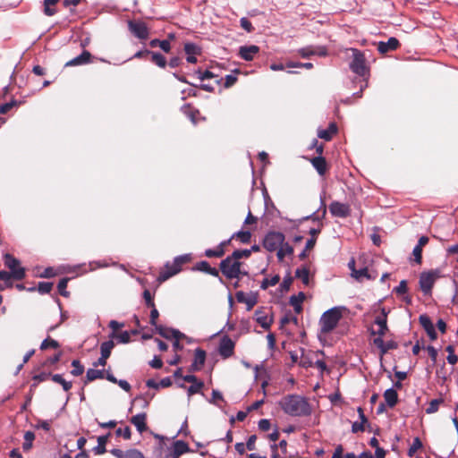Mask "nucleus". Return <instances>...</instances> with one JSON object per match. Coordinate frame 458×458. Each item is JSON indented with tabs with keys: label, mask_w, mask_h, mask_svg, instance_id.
Here are the masks:
<instances>
[{
	"label": "nucleus",
	"mask_w": 458,
	"mask_h": 458,
	"mask_svg": "<svg viewBox=\"0 0 458 458\" xmlns=\"http://www.w3.org/2000/svg\"><path fill=\"white\" fill-rule=\"evenodd\" d=\"M279 406L285 414L293 417H306L312 413L308 399L298 394H287L279 401Z\"/></svg>",
	"instance_id": "f257e3e1"
},
{
	"label": "nucleus",
	"mask_w": 458,
	"mask_h": 458,
	"mask_svg": "<svg viewBox=\"0 0 458 458\" xmlns=\"http://www.w3.org/2000/svg\"><path fill=\"white\" fill-rule=\"evenodd\" d=\"M349 310L345 306H335L326 310L319 319L320 333H331L338 325L344 312Z\"/></svg>",
	"instance_id": "f03ea898"
},
{
	"label": "nucleus",
	"mask_w": 458,
	"mask_h": 458,
	"mask_svg": "<svg viewBox=\"0 0 458 458\" xmlns=\"http://www.w3.org/2000/svg\"><path fill=\"white\" fill-rule=\"evenodd\" d=\"M352 54V59L349 64L350 70L356 75L367 80L369 76V68L366 64L364 54L357 48H347Z\"/></svg>",
	"instance_id": "7ed1b4c3"
},
{
	"label": "nucleus",
	"mask_w": 458,
	"mask_h": 458,
	"mask_svg": "<svg viewBox=\"0 0 458 458\" xmlns=\"http://www.w3.org/2000/svg\"><path fill=\"white\" fill-rule=\"evenodd\" d=\"M241 266L242 263L239 260L227 256L220 262V270L227 279H240L241 276L248 275L247 271L241 269Z\"/></svg>",
	"instance_id": "20e7f679"
},
{
	"label": "nucleus",
	"mask_w": 458,
	"mask_h": 458,
	"mask_svg": "<svg viewBox=\"0 0 458 458\" xmlns=\"http://www.w3.org/2000/svg\"><path fill=\"white\" fill-rule=\"evenodd\" d=\"M191 260V255L190 254H183L177 256L174 259L172 264L167 262L165 264V270L160 272L157 280L159 282H165L173 276L178 274L181 269L182 266Z\"/></svg>",
	"instance_id": "39448f33"
},
{
	"label": "nucleus",
	"mask_w": 458,
	"mask_h": 458,
	"mask_svg": "<svg viewBox=\"0 0 458 458\" xmlns=\"http://www.w3.org/2000/svg\"><path fill=\"white\" fill-rule=\"evenodd\" d=\"M439 277L440 271L438 269L424 271L420 275V287L424 295L431 294L432 288Z\"/></svg>",
	"instance_id": "423d86ee"
},
{
	"label": "nucleus",
	"mask_w": 458,
	"mask_h": 458,
	"mask_svg": "<svg viewBox=\"0 0 458 458\" xmlns=\"http://www.w3.org/2000/svg\"><path fill=\"white\" fill-rule=\"evenodd\" d=\"M4 263L10 269L8 272L14 280H22L26 276V270L21 266V261L10 253L4 255Z\"/></svg>",
	"instance_id": "0eeeda50"
},
{
	"label": "nucleus",
	"mask_w": 458,
	"mask_h": 458,
	"mask_svg": "<svg viewBox=\"0 0 458 458\" xmlns=\"http://www.w3.org/2000/svg\"><path fill=\"white\" fill-rule=\"evenodd\" d=\"M284 242V234L281 232H268L263 240V247L268 251L276 250Z\"/></svg>",
	"instance_id": "6e6552de"
},
{
	"label": "nucleus",
	"mask_w": 458,
	"mask_h": 458,
	"mask_svg": "<svg viewBox=\"0 0 458 458\" xmlns=\"http://www.w3.org/2000/svg\"><path fill=\"white\" fill-rule=\"evenodd\" d=\"M235 343L227 335H223L218 344V353L224 359L226 360L232 357L234 353Z\"/></svg>",
	"instance_id": "1a4fd4ad"
},
{
	"label": "nucleus",
	"mask_w": 458,
	"mask_h": 458,
	"mask_svg": "<svg viewBox=\"0 0 458 458\" xmlns=\"http://www.w3.org/2000/svg\"><path fill=\"white\" fill-rule=\"evenodd\" d=\"M129 30L139 39H147L149 36V30L145 22L141 21H129Z\"/></svg>",
	"instance_id": "9d476101"
},
{
	"label": "nucleus",
	"mask_w": 458,
	"mask_h": 458,
	"mask_svg": "<svg viewBox=\"0 0 458 458\" xmlns=\"http://www.w3.org/2000/svg\"><path fill=\"white\" fill-rule=\"evenodd\" d=\"M109 452L115 458H146L140 450L134 447L126 450L113 448Z\"/></svg>",
	"instance_id": "9b49d317"
},
{
	"label": "nucleus",
	"mask_w": 458,
	"mask_h": 458,
	"mask_svg": "<svg viewBox=\"0 0 458 458\" xmlns=\"http://www.w3.org/2000/svg\"><path fill=\"white\" fill-rule=\"evenodd\" d=\"M329 211L333 216L345 218L350 216L351 208L348 204L333 201L329 205Z\"/></svg>",
	"instance_id": "f8f14e48"
},
{
	"label": "nucleus",
	"mask_w": 458,
	"mask_h": 458,
	"mask_svg": "<svg viewBox=\"0 0 458 458\" xmlns=\"http://www.w3.org/2000/svg\"><path fill=\"white\" fill-rule=\"evenodd\" d=\"M373 344L379 349L380 356L383 357L390 350H395L398 348L397 342L389 340L385 342L381 337H375L373 339Z\"/></svg>",
	"instance_id": "ddd939ff"
},
{
	"label": "nucleus",
	"mask_w": 458,
	"mask_h": 458,
	"mask_svg": "<svg viewBox=\"0 0 458 458\" xmlns=\"http://www.w3.org/2000/svg\"><path fill=\"white\" fill-rule=\"evenodd\" d=\"M207 353L206 351H204L201 348H197L194 351V359L191 362L189 370L191 372L199 371L202 369L203 365L206 361Z\"/></svg>",
	"instance_id": "4468645a"
},
{
	"label": "nucleus",
	"mask_w": 458,
	"mask_h": 458,
	"mask_svg": "<svg viewBox=\"0 0 458 458\" xmlns=\"http://www.w3.org/2000/svg\"><path fill=\"white\" fill-rule=\"evenodd\" d=\"M184 52L187 55L186 61L190 64H196V55H201V47L192 42H187L184 44Z\"/></svg>",
	"instance_id": "2eb2a0df"
},
{
	"label": "nucleus",
	"mask_w": 458,
	"mask_h": 458,
	"mask_svg": "<svg viewBox=\"0 0 458 458\" xmlns=\"http://www.w3.org/2000/svg\"><path fill=\"white\" fill-rule=\"evenodd\" d=\"M419 321L420 326L424 328L427 335L430 338V340H436L437 338V334L436 332L434 324L432 323L430 318L426 314H422L420 316Z\"/></svg>",
	"instance_id": "dca6fc26"
},
{
	"label": "nucleus",
	"mask_w": 458,
	"mask_h": 458,
	"mask_svg": "<svg viewBox=\"0 0 458 458\" xmlns=\"http://www.w3.org/2000/svg\"><path fill=\"white\" fill-rule=\"evenodd\" d=\"M192 452L189 445L183 440H176L173 443L172 450L169 455L172 458H179L181 455Z\"/></svg>",
	"instance_id": "f3484780"
},
{
	"label": "nucleus",
	"mask_w": 458,
	"mask_h": 458,
	"mask_svg": "<svg viewBox=\"0 0 458 458\" xmlns=\"http://www.w3.org/2000/svg\"><path fill=\"white\" fill-rule=\"evenodd\" d=\"M259 53V47L256 45L242 46L239 48V56L248 62L252 61Z\"/></svg>",
	"instance_id": "a211bd4d"
},
{
	"label": "nucleus",
	"mask_w": 458,
	"mask_h": 458,
	"mask_svg": "<svg viewBox=\"0 0 458 458\" xmlns=\"http://www.w3.org/2000/svg\"><path fill=\"white\" fill-rule=\"evenodd\" d=\"M374 324L378 326L377 330H374L373 328L369 329L371 335H377V337H381L386 334L388 331L387 320L384 317H376L374 319Z\"/></svg>",
	"instance_id": "6ab92c4d"
},
{
	"label": "nucleus",
	"mask_w": 458,
	"mask_h": 458,
	"mask_svg": "<svg viewBox=\"0 0 458 458\" xmlns=\"http://www.w3.org/2000/svg\"><path fill=\"white\" fill-rule=\"evenodd\" d=\"M400 46L399 40L394 38L391 37L388 38L387 41H379L377 45V50L381 54H386L389 51L396 50Z\"/></svg>",
	"instance_id": "aec40b11"
},
{
	"label": "nucleus",
	"mask_w": 458,
	"mask_h": 458,
	"mask_svg": "<svg viewBox=\"0 0 458 458\" xmlns=\"http://www.w3.org/2000/svg\"><path fill=\"white\" fill-rule=\"evenodd\" d=\"M146 420L147 414L145 412L138 413L130 420L131 423L136 428L140 434H142L148 429Z\"/></svg>",
	"instance_id": "412c9836"
},
{
	"label": "nucleus",
	"mask_w": 458,
	"mask_h": 458,
	"mask_svg": "<svg viewBox=\"0 0 458 458\" xmlns=\"http://www.w3.org/2000/svg\"><path fill=\"white\" fill-rule=\"evenodd\" d=\"M91 57L92 55L89 51L83 50L81 55L68 61L65 64V66H78L89 64L91 62Z\"/></svg>",
	"instance_id": "4be33fe9"
},
{
	"label": "nucleus",
	"mask_w": 458,
	"mask_h": 458,
	"mask_svg": "<svg viewBox=\"0 0 458 458\" xmlns=\"http://www.w3.org/2000/svg\"><path fill=\"white\" fill-rule=\"evenodd\" d=\"M192 269L195 271L204 272L213 276H219L218 270L216 267H210L209 263L206 260L196 263Z\"/></svg>",
	"instance_id": "5701e85b"
},
{
	"label": "nucleus",
	"mask_w": 458,
	"mask_h": 458,
	"mask_svg": "<svg viewBox=\"0 0 458 458\" xmlns=\"http://www.w3.org/2000/svg\"><path fill=\"white\" fill-rule=\"evenodd\" d=\"M428 236H421L417 245L413 248L412 254L416 263L420 264L422 259V248L428 242Z\"/></svg>",
	"instance_id": "b1692460"
},
{
	"label": "nucleus",
	"mask_w": 458,
	"mask_h": 458,
	"mask_svg": "<svg viewBox=\"0 0 458 458\" xmlns=\"http://www.w3.org/2000/svg\"><path fill=\"white\" fill-rule=\"evenodd\" d=\"M255 318L262 328L266 330L270 328L273 319L272 318H268V316L262 310H257L255 311Z\"/></svg>",
	"instance_id": "393cba45"
},
{
	"label": "nucleus",
	"mask_w": 458,
	"mask_h": 458,
	"mask_svg": "<svg viewBox=\"0 0 458 458\" xmlns=\"http://www.w3.org/2000/svg\"><path fill=\"white\" fill-rule=\"evenodd\" d=\"M337 132V126L335 123H329L327 129H320L318 131V138L327 141L330 140L334 134Z\"/></svg>",
	"instance_id": "a878e982"
},
{
	"label": "nucleus",
	"mask_w": 458,
	"mask_h": 458,
	"mask_svg": "<svg viewBox=\"0 0 458 458\" xmlns=\"http://www.w3.org/2000/svg\"><path fill=\"white\" fill-rule=\"evenodd\" d=\"M305 299V294L300 292L297 295H292L289 300V303L293 307L296 313H301L302 310L301 303Z\"/></svg>",
	"instance_id": "bb28decb"
},
{
	"label": "nucleus",
	"mask_w": 458,
	"mask_h": 458,
	"mask_svg": "<svg viewBox=\"0 0 458 458\" xmlns=\"http://www.w3.org/2000/svg\"><path fill=\"white\" fill-rule=\"evenodd\" d=\"M384 398L386 403V404L393 408L396 405L398 402V394L394 387L388 388L384 393Z\"/></svg>",
	"instance_id": "cd10ccee"
},
{
	"label": "nucleus",
	"mask_w": 458,
	"mask_h": 458,
	"mask_svg": "<svg viewBox=\"0 0 458 458\" xmlns=\"http://www.w3.org/2000/svg\"><path fill=\"white\" fill-rule=\"evenodd\" d=\"M155 330L162 337L168 339V340L173 339V337L175 336V335L180 334L179 330L166 327L162 325L157 326V327H155Z\"/></svg>",
	"instance_id": "c85d7f7f"
},
{
	"label": "nucleus",
	"mask_w": 458,
	"mask_h": 458,
	"mask_svg": "<svg viewBox=\"0 0 458 458\" xmlns=\"http://www.w3.org/2000/svg\"><path fill=\"white\" fill-rule=\"evenodd\" d=\"M311 164L320 175H324L327 171V161L322 156L315 157L311 159Z\"/></svg>",
	"instance_id": "c756f323"
},
{
	"label": "nucleus",
	"mask_w": 458,
	"mask_h": 458,
	"mask_svg": "<svg viewBox=\"0 0 458 458\" xmlns=\"http://www.w3.org/2000/svg\"><path fill=\"white\" fill-rule=\"evenodd\" d=\"M13 276L4 270L0 271V291L7 288H12L13 284L12 282Z\"/></svg>",
	"instance_id": "7c9ffc66"
},
{
	"label": "nucleus",
	"mask_w": 458,
	"mask_h": 458,
	"mask_svg": "<svg viewBox=\"0 0 458 458\" xmlns=\"http://www.w3.org/2000/svg\"><path fill=\"white\" fill-rule=\"evenodd\" d=\"M109 436H110V433L104 435V436H99L98 437V445L93 448V452L95 454L99 455V454H103L106 452V445L107 443V439H108Z\"/></svg>",
	"instance_id": "2f4dec72"
},
{
	"label": "nucleus",
	"mask_w": 458,
	"mask_h": 458,
	"mask_svg": "<svg viewBox=\"0 0 458 458\" xmlns=\"http://www.w3.org/2000/svg\"><path fill=\"white\" fill-rule=\"evenodd\" d=\"M149 55L153 64L160 68H165L167 62L165 57L161 53L150 50Z\"/></svg>",
	"instance_id": "473e14b6"
},
{
	"label": "nucleus",
	"mask_w": 458,
	"mask_h": 458,
	"mask_svg": "<svg viewBox=\"0 0 458 458\" xmlns=\"http://www.w3.org/2000/svg\"><path fill=\"white\" fill-rule=\"evenodd\" d=\"M105 377V370L89 369L86 372V383L91 382L96 379H102Z\"/></svg>",
	"instance_id": "72a5a7b5"
},
{
	"label": "nucleus",
	"mask_w": 458,
	"mask_h": 458,
	"mask_svg": "<svg viewBox=\"0 0 458 458\" xmlns=\"http://www.w3.org/2000/svg\"><path fill=\"white\" fill-rule=\"evenodd\" d=\"M59 0H44V13L47 16H53L56 13L55 5Z\"/></svg>",
	"instance_id": "f704fd0d"
},
{
	"label": "nucleus",
	"mask_w": 458,
	"mask_h": 458,
	"mask_svg": "<svg viewBox=\"0 0 458 458\" xmlns=\"http://www.w3.org/2000/svg\"><path fill=\"white\" fill-rule=\"evenodd\" d=\"M108 337L111 339L116 338L118 340V343L121 344H128L131 341V333L128 331H123L120 334L112 332L109 334Z\"/></svg>",
	"instance_id": "c9c22d12"
},
{
	"label": "nucleus",
	"mask_w": 458,
	"mask_h": 458,
	"mask_svg": "<svg viewBox=\"0 0 458 458\" xmlns=\"http://www.w3.org/2000/svg\"><path fill=\"white\" fill-rule=\"evenodd\" d=\"M114 347V343L113 339L109 338V340L105 341L100 344V354L109 358Z\"/></svg>",
	"instance_id": "e433bc0d"
},
{
	"label": "nucleus",
	"mask_w": 458,
	"mask_h": 458,
	"mask_svg": "<svg viewBox=\"0 0 458 458\" xmlns=\"http://www.w3.org/2000/svg\"><path fill=\"white\" fill-rule=\"evenodd\" d=\"M51 379L57 384H60L63 386L64 391H69L72 385L71 381H66L61 374H54L51 376Z\"/></svg>",
	"instance_id": "4c0bfd02"
},
{
	"label": "nucleus",
	"mask_w": 458,
	"mask_h": 458,
	"mask_svg": "<svg viewBox=\"0 0 458 458\" xmlns=\"http://www.w3.org/2000/svg\"><path fill=\"white\" fill-rule=\"evenodd\" d=\"M293 253V248L289 245L288 243H283L278 249H277V259L281 261L284 259L285 255H291Z\"/></svg>",
	"instance_id": "58836bf2"
},
{
	"label": "nucleus",
	"mask_w": 458,
	"mask_h": 458,
	"mask_svg": "<svg viewBox=\"0 0 458 458\" xmlns=\"http://www.w3.org/2000/svg\"><path fill=\"white\" fill-rule=\"evenodd\" d=\"M310 270L306 267H298L295 271V276L300 278L305 285L309 284Z\"/></svg>",
	"instance_id": "ea45409f"
},
{
	"label": "nucleus",
	"mask_w": 458,
	"mask_h": 458,
	"mask_svg": "<svg viewBox=\"0 0 458 458\" xmlns=\"http://www.w3.org/2000/svg\"><path fill=\"white\" fill-rule=\"evenodd\" d=\"M234 238H237L240 240V242L242 243H249L250 242V239H251V233L250 231H238L236 233H234L232 236H231V239H234Z\"/></svg>",
	"instance_id": "a19ab883"
},
{
	"label": "nucleus",
	"mask_w": 458,
	"mask_h": 458,
	"mask_svg": "<svg viewBox=\"0 0 458 458\" xmlns=\"http://www.w3.org/2000/svg\"><path fill=\"white\" fill-rule=\"evenodd\" d=\"M444 403L443 398L433 399L429 402L428 407L426 408V413L432 414L438 411L439 405Z\"/></svg>",
	"instance_id": "79ce46f5"
},
{
	"label": "nucleus",
	"mask_w": 458,
	"mask_h": 458,
	"mask_svg": "<svg viewBox=\"0 0 458 458\" xmlns=\"http://www.w3.org/2000/svg\"><path fill=\"white\" fill-rule=\"evenodd\" d=\"M35 439V434L32 431H26L24 434V442L22 448L24 451H29L32 447V443Z\"/></svg>",
	"instance_id": "37998d69"
},
{
	"label": "nucleus",
	"mask_w": 458,
	"mask_h": 458,
	"mask_svg": "<svg viewBox=\"0 0 458 458\" xmlns=\"http://www.w3.org/2000/svg\"><path fill=\"white\" fill-rule=\"evenodd\" d=\"M422 445H422L420 438L419 437H414L412 444L411 445V446L408 449L407 454L410 457H412L419 449L422 448Z\"/></svg>",
	"instance_id": "c03bdc74"
},
{
	"label": "nucleus",
	"mask_w": 458,
	"mask_h": 458,
	"mask_svg": "<svg viewBox=\"0 0 458 458\" xmlns=\"http://www.w3.org/2000/svg\"><path fill=\"white\" fill-rule=\"evenodd\" d=\"M280 281L279 275H275L271 278H264L261 282L260 288L263 290L267 289L269 286H274L277 284Z\"/></svg>",
	"instance_id": "a18cd8bd"
},
{
	"label": "nucleus",
	"mask_w": 458,
	"mask_h": 458,
	"mask_svg": "<svg viewBox=\"0 0 458 458\" xmlns=\"http://www.w3.org/2000/svg\"><path fill=\"white\" fill-rule=\"evenodd\" d=\"M59 346L60 344L56 340L47 337L42 341L40 350H47L48 348L57 349Z\"/></svg>",
	"instance_id": "49530a36"
},
{
	"label": "nucleus",
	"mask_w": 458,
	"mask_h": 458,
	"mask_svg": "<svg viewBox=\"0 0 458 458\" xmlns=\"http://www.w3.org/2000/svg\"><path fill=\"white\" fill-rule=\"evenodd\" d=\"M72 369L71 374L74 377H79L84 372V366L81 363L79 360H73L72 361Z\"/></svg>",
	"instance_id": "de8ad7c7"
},
{
	"label": "nucleus",
	"mask_w": 458,
	"mask_h": 458,
	"mask_svg": "<svg viewBox=\"0 0 458 458\" xmlns=\"http://www.w3.org/2000/svg\"><path fill=\"white\" fill-rule=\"evenodd\" d=\"M225 250L221 247H216L215 249H207L205 250V256L208 258H220L224 256Z\"/></svg>",
	"instance_id": "09e8293b"
},
{
	"label": "nucleus",
	"mask_w": 458,
	"mask_h": 458,
	"mask_svg": "<svg viewBox=\"0 0 458 458\" xmlns=\"http://www.w3.org/2000/svg\"><path fill=\"white\" fill-rule=\"evenodd\" d=\"M352 276H353L357 280H360L364 277L370 279V276L369 275V270L367 267L352 269Z\"/></svg>",
	"instance_id": "8fccbe9b"
},
{
	"label": "nucleus",
	"mask_w": 458,
	"mask_h": 458,
	"mask_svg": "<svg viewBox=\"0 0 458 458\" xmlns=\"http://www.w3.org/2000/svg\"><path fill=\"white\" fill-rule=\"evenodd\" d=\"M297 52L302 58H309L310 56L315 55L316 54L315 47L313 46L299 48Z\"/></svg>",
	"instance_id": "3c124183"
},
{
	"label": "nucleus",
	"mask_w": 458,
	"mask_h": 458,
	"mask_svg": "<svg viewBox=\"0 0 458 458\" xmlns=\"http://www.w3.org/2000/svg\"><path fill=\"white\" fill-rule=\"evenodd\" d=\"M68 281H69V279L64 277V278H62L58 282V284H57L58 292L64 297H68L69 296V292L66 290Z\"/></svg>",
	"instance_id": "603ef678"
},
{
	"label": "nucleus",
	"mask_w": 458,
	"mask_h": 458,
	"mask_svg": "<svg viewBox=\"0 0 458 458\" xmlns=\"http://www.w3.org/2000/svg\"><path fill=\"white\" fill-rule=\"evenodd\" d=\"M230 256L233 259L240 261V259L242 258H249L250 256V250H249L248 249L235 250Z\"/></svg>",
	"instance_id": "864d4df0"
},
{
	"label": "nucleus",
	"mask_w": 458,
	"mask_h": 458,
	"mask_svg": "<svg viewBox=\"0 0 458 458\" xmlns=\"http://www.w3.org/2000/svg\"><path fill=\"white\" fill-rule=\"evenodd\" d=\"M290 322H293L294 325L298 324L297 317L293 315L291 313V311H289L288 313L284 314V316L282 317L281 319H280V324H281L282 327L286 325V324H289Z\"/></svg>",
	"instance_id": "5fc2aeb1"
},
{
	"label": "nucleus",
	"mask_w": 458,
	"mask_h": 458,
	"mask_svg": "<svg viewBox=\"0 0 458 458\" xmlns=\"http://www.w3.org/2000/svg\"><path fill=\"white\" fill-rule=\"evenodd\" d=\"M53 283L50 282H39L38 285V291L41 294L49 293L52 290Z\"/></svg>",
	"instance_id": "6e6d98bb"
},
{
	"label": "nucleus",
	"mask_w": 458,
	"mask_h": 458,
	"mask_svg": "<svg viewBox=\"0 0 458 458\" xmlns=\"http://www.w3.org/2000/svg\"><path fill=\"white\" fill-rule=\"evenodd\" d=\"M116 437H123L125 440H130L131 437V431L129 426L124 428H118L115 430Z\"/></svg>",
	"instance_id": "4d7b16f0"
},
{
	"label": "nucleus",
	"mask_w": 458,
	"mask_h": 458,
	"mask_svg": "<svg viewBox=\"0 0 458 458\" xmlns=\"http://www.w3.org/2000/svg\"><path fill=\"white\" fill-rule=\"evenodd\" d=\"M285 66L288 68L312 69L313 64L312 63L288 62Z\"/></svg>",
	"instance_id": "13d9d810"
},
{
	"label": "nucleus",
	"mask_w": 458,
	"mask_h": 458,
	"mask_svg": "<svg viewBox=\"0 0 458 458\" xmlns=\"http://www.w3.org/2000/svg\"><path fill=\"white\" fill-rule=\"evenodd\" d=\"M18 105L16 100H12L10 102L4 103L0 105V114H4L8 113L13 107Z\"/></svg>",
	"instance_id": "bf43d9fd"
},
{
	"label": "nucleus",
	"mask_w": 458,
	"mask_h": 458,
	"mask_svg": "<svg viewBox=\"0 0 458 458\" xmlns=\"http://www.w3.org/2000/svg\"><path fill=\"white\" fill-rule=\"evenodd\" d=\"M203 386H204L203 381H199V383L191 385L188 387V394L192 395V394L199 393Z\"/></svg>",
	"instance_id": "052dcab7"
},
{
	"label": "nucleus",
	"mask_w": 458,
	"mask_h": 458,
	"mask_svg": "<svg viewBox=\"0 0 458 458\" xmlns=\"http://www.w3.org/2000/svg\"><path fill=\"white\" fill-rule=\"evenodd\" d=\"M240 25L248 33H251L254 30V27L252 26L251 22L246 17L241 18Z\"/></svg>",
	"instance_id": "680f3d73"
},
{
	"label": "nucleus",
	"mask_w": 458,
	"mask_h": 458,
	"mask_svg": "<svg viewBox=\"0 0 458 458\" xmlns=\"http://www.w3.org/2000/svg\"><path fill=\"white\" fill-rule=\"evenodd\" d=\"M143 299L148 307L154 308L155 303H154L153 296L151 295L149 290L146 289L143 292Z\"/></svg>",
	"instance_id": "e2e57ef3"
},
{
	"label": "nucleus",
	"mask_w": 458,
	"mask_h": 458,
	"mask_svg": "<svg viewBox=\"0 0 458 458\" xmlns=\"http://www.w3.org/2000/svg\"><path fill=\"white\" fill-rule=\"evenodd\" d=\"M185 335L184 334L181 333L178 335H175V336L173 337L174 339L173 343V348L174 351H181L182 350L183 346L180 344V340L183 338Z\"/></svg>",
	"instance_id": "0e129e2a"
},
{
	"label": "nucleus",
	"mask_w": 458,
	"mask_h": 458,
	"mask_svg": "<svg viewBox=\"0 0 458 458\" xmlns=\"http://www.w3.org/2000/svg\"><path fill=\"white\" fill-rule=\"evenodd\" d=\"M394 291L395 293L400 294V295L406 293L408 291L406 280H402L399 283V285L396 286Z\"/></svg>",
	"instance_id": "69168bd1"
},
{
	"label": "nucleus",
	"mask_w": 458,
	"mask_h": 458,
	"mask_svg": "<svg viewBox=\"0 0 458 458\" xmlns=\"http://www.w3.org/2000/svg\"><path fill=\"white\" fill-rule=\"evenodd\" d=\"M158 317H159V312L157 310L156 306H154V308H151L149 323L155 327H157V326H159L157 323Z\"/></svg>",
	"instance_id": "338daca9"
},
{
	"label": "nucleus",
	"mask_w": 458,
	"mask_h": 458,
	"mask_svg": "<svg viewBox=\"0 0 458 458\" xmlns=\"http://www.w3.org/2000/svg\"><path fill=\"white\" fill-rule=\"evenodd\" d=\"M196 73L198 74V77L200 81H204L207 79H212L216 76L212 72H210L208 70H206L205 72H201L200 70H198V71H196Z\"/></svg>",
	"instance_id": "774afa93"
}]
</instances>
